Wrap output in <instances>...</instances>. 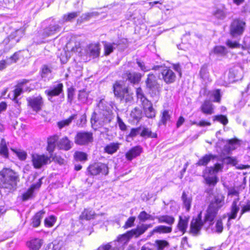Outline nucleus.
Here are the masks:
<instances>
[{"mask_svg": "<svg viewBox=\"0 0 250 250\" xmlns=\"http://www.w3.org/2000/svg\"><path fill=\"white\" fill-rule=\"evenodd\" d=\"M224 199L225 197L221 193L215 195L210 202L204 221L201 212L192 218L190 224L189 233L193 236H197L200 234L202 228L205 224H208V226L211 225L218 210L224 206Z\"/></svg>", "mask_w": 250, "mask_h": 250, "instance_id": "1", "label": "nucleus"}, {"mask_svg": "<svg viewBox=\"0 0 250 250\" xmlns=\"http://www.w3.org/2000/svg\"><path fill=\"white\" fill-rule=\"evenodd\" d=\"M112 110L104 99L98 103L97 108L92 113L90 119L91 126L94 130L108 125L113 119Z\"/></svg>", "mask_w": 250, "mask_h": 250, "instance_id": "2", "label": "nucleus"}, {"mask_svg": "<svg viewBox=\"0 0 250 250\" xmlns=\"http://www.w3.org/2000/svg\"><path fill=\"white\" fill-rule=\"evenodd\" d=\"M19 181L18 175L11 169L4 168L0 171V188L9 192L14 191L17 188Z\"/></svg>", "mask_w": 250, "mask_h": 250, "instance_id": "3", "label": "nucleus"}, {"mask_svg": "<svg viewBox=\"0 0 250 250\" xmlns=\"http://www.w3.org/2000/svg\"><path fill=\"white\" fill-rule=\"evenodd\" d=\"M224 167L223 164L216 163L213 167H208L203 173V177L206 183L209 186H214L218 181L216 174L221 171Z\"/></svg>", "mask_w": 250, "mask_h": 250, "instance_id": "4", "label": "nucleus"}, {"mask_svg": "<svg viewBox=\"0 0 250 250\" xmlns=\"http://www.w3.org/2000/svg\"><path fill=\"white\" fill-rule=\"evenodd\" d=\"M136 95L138 100L141 103L144 109V112L146 117L148 118H153L155 117L156 111L152 106V104L150 101L145 96L142 89L141 88H138L136 89Z\"/></svg>", "mask_w": 250, "mask_h": 250, "instance_id": "5", "label": "nucleus"}, {"mask_svg": "<svg viewBox=\"0 0 250 250\" xmlns=\"http://www.w3.org/2000/svg\"><path fill=\"white\" fill-rule=\"evenodd\" d=\"M152 225L142 224L138 226L136 229H132L127 231L126 233L120 236L121 238V244H120V249H122L123 245H126L128 242L129 239L133 236L137 238L143 234L148 228H151Z\"/></svg>", "mask_w": 250, "mask_h": 250, "instance_id": "6", "label": "nucleus"}, {"mask_svg": "<svg viewBox=\"0 0 250 250\" xmlns=\"http://www.w3.org/2000/svg\"><path fill=\"white\" fill-rule=\"evenodd\" d=\"M89 173L94 176L101 175H107L109 172L107 165L101 162L95 163L90 165L87 168Z\"/></svg>", "mask_w": 250, "mask_h": 250, "instance_id": "7", "label": "nucleus"}, {"mask_svg": "<svg viewBox=\"0 0 250 250\" xmlns=\"http://www.w3.org/2000/svg\"><path fill=\"white\" fill-rule=\"evenodd\" d=\"M113 91L115 96L121 100H125L127 102L132 99L128 89L125 86H123L118 83H116L113 85Z\"/></svg>", "mask_w": 250, "mask_h": 250, "instance_id": "8", "label": "nucleus"}, {"mask_svg": "<svg viewBox=\"0 0 250 250\" xmlns=\"http://www.w3.org/2000/svg\"><path fill=\"white\" fill-rule=\"evenodd\" d=\"M246 23L243 20L236 19L233 21L230 25V34L233 37L242 35L245 28Z\"/></svg>", "mask_w": 250, "mask_h": 250, "instance_id": "9", "label": "nucleus"}, {"mask_svg": "<svg viewBox=\"0 0 250 250\" xmlns=\"http://www.w3.org/2000/svg\"><path fill=\"white\" fill-rule=\"evenodd\" d=\"M161 69L162 79L167 84L174 83L176 79V75L173 71L168 67H163L161 65L154 66L152 69L158 70Z\"/></svg>", "mask_w": 250, "mask_h": 250, "instance_id": "10", "label": "nucleus"}, {"mask_svg": "<svg viewBox=\"0 0 250 250\" xmlns=\"http://www.w3.org/2000/svg\"><path fill=\"white\" fill-rule=\"evenodd\" d=\"M50 157L44 154H33L31 156V160L34 167L36 169H40L44 166L50 162Z\"/></svg>", "mask_w": 250, "mask_h": 250, "instance_id": "11", "label": "nucleus"}, {"mask_svg": "<svg viewBox=\"0 0 250 250\" xmlns=\"http://www.w3.org/2000/svg\"><path fill=\"white\" fill-rule=\"evenodd\" d=\"M93 140V134L90 132L81 131L77 133L75 142L79 145H86Z\"/></svg>", "mask_w": 250, "mask_h": 250, "instance_id": "12", "label": "nucleus"}, {"mask_svg": "<svg viewBox=\"0 0 250 250\" xmlns=\"http://www.w3.org/2000/svg\"><path fill=\"white\" fill-rule=\"evenodd\" d=\"M121 242V238L119 236L116 240L101 245L97 250H124L125 245H123L122 249H120Z\"/></svg>", "mask_w": 250, "mask_h": 250, "instance_id": "13", "label": "nucleus"}, {"mask_svg": "<svg viewBox=\"0 0 250 250\" xmlns=\"http://www.w3.org/2000/svg\"><path fill=\"white\" fill-rule=\"evenodd\" d=\"M28 105L32 109L33 111L38 112L41 110L43 105V101L41 96L27 99Z\"/></svg>", "mask_w": 250, "mask_h": 250, "instance_id": "14", "label": "nucleus"}, {"mask_svg": "<svg viewBox=\"0 0 250 250\" xmlns=\"http://www.w3.org/2000/svg\"><path fill=\"white\" fill-rule=\"evenodd\" d=\"M28 82V80L25 79L23 80L20 83H19V85L12 91V96L11 98L15 103V107L17 108L19 111L18 112V113L20 111V108L21 103L19 102L18 98L23 92L22 88L21 86Z\"/></svg>", "mask_w": 250, "mask_h": 250, "instance_id": "15", "label": "nucleus"}, {"mask_svg": "<svg viewBox=\"0 0 250 250\" xmlns=\"http://www.w3.org/2000/svg\"><path fill=\"white\" fill-rule=\"evenodd\" d=\"M190 217L189 215H180L176 230L180 232L182 235L185 234L187 231L188 226V223Z\"/></svg>", "mask_w": 250, "mask_h": 250, "instance_id": "16", "label": "nucleus"}, {"mask_svg": "<svg viewBox=\"0 0 250 250\" xmlns=\"http://www.w3.org/2000/svg\"><path fill=\"white\" fill-rule=\"evenodd\" d=\"M63 85L62 83H57L50 86L44 92L48 97L58 96L63 92Z\"/></svg>", "mask_w": 250, "mask_h": 250, "instance_id": "17", "label": "nucleus"}, {"mask_svg": "<svg viewBox=\"0 0 250 250\" xmlns=\"http://www.w3.org/2000/svg\"><path fill=\"white\" fill-rule=\"evenodd\" d=\"M23 35L24 29L23 28H20L12 32L8 36L7 40H8V42H10L11 45H13L20 41ZM4 42H7V40H5Z\"/></svg>", "mask_w": 250, "mask_h": 250, "instance_id": "18", "label": "nucleus"}, {"mask_svg": "<svg viewBox=\"0 0 250 250\" xmlns=\"http://www.w3.org/2000/svg\"><path fill=\"white\" fill-rule=\"evenodd\" d=\"M146 86L150 90L152 91L155 94L158 92L159 85L156 80L155 75L152 74L148 75L147 79L146 81Z\"/></svg>", "mask_w": 250, "mask_h": 250, "instance_id": "19", "label": "nucleus"}, {"mask_svg": "<svg viewBox=\"0 0 250 250\" xmlns=\"http://www.w3.org/2000/svg\"><path fill=\"white\" fill-rule=\"evenodd\" d=\"M142 152L143 148L140 146H134L125 153V158L128 161H131L140 156Z\"/></svg>", "mask_w": 250, "mask_h": 250, "instance_id": "20", "label": "nucleus"}, {"mask_svg": "<svg viewBox=\"0 0 250 250\" xmlns=\"http://www.w3.org/2000/svg\"><path fill=\"white\" fill-rule=\"evenodd\" d=\"M142 75L137 72H131L127 71L124 74V78L128 80L130 83L136 84L140 81Z\"/></svg>", "mask_w": 250, "mask_h": 250, "instance_id": "21", "label": "nucleus"}, {"mask_svg": "<svg viewBox=\"0 0 250 250\" xmlns=\"http://www.w3.org/2000/svg\"><path fill=\"white\" fill-rule=\"evenodd\" d=\"M61 27L58 24L50 25L44 29L42 35L44 38L54 35L61 30Z\"/></svg>", "mask_w": 250, "mask_h": 250, "instance_id": "22", "label": "nucleus"}, {"mask_svg": "<svg viewBox=\"0 0 250 250\" xmlns=\"http://www.w3.org/2000/svg\"><path fill=\"white\" fill-rule=\"evenodd\" d=\"M181 199L183 203V207L187 212H189L190 210L191 203L192 201L190 195H188L185 191L182 193Z\"/></svg>", "mask_w": 250, "mask_h": 250, "instance_id": "23", "label": "nucleus"}, {"mask_svg": "<svg viewBox=\"0 0 250 250\" xmlns=\"http://www.w3.org/2000/svg\"><path fill=\"white\" fill-rule=\"evenodd\" d=\"M238 201L239 199L236 198L234 200L232 203L230 212L228 213L229 221L230 219H235L237 216V213L240 209L239 205H238Z\"/></svg>", "mask_w": 250, "mask_h": 250, "instance_id": "24", "label": "nucleus"}, {"mask_svg": "<svg viewBox=\"0 0 250 250\" xmlns=\"http://www.w3.org/2000/svg\"><path fill=\"white\" fill-rule=\"evenodd\" d=\"M100 48L98 44H91L87 49V53L93 58L98 57L100 55Z\"/></svg>", "mask_w": 250, "mask_h": 250, "instance_id": "25", "label": "nucleus"}, {"mask_svg": "<svg viewBox=\"0 0 250 250\" xmlns=\"http://www.w3.org/2000/svg\"><path fill=\"white\" fill-rule=\"evenodd\" d=\"M45 212L41 210L37 212L31 219V226L34 228L38 227L41 224L42 219L43 218Z\"/></svg>", "mask_w": 250, "mask_h": 250, "instance_id": "26", "label": "nucleus"}, {"mask_svg": "<svg viewBox=\"0 0 250 250\" xmlns=\"http://www.w3.org/2000/svg\"><path fill=\"white\" fill-rule=\"evenodd\" d=\"M73 146V143L66 137L62 138L58 143V147L65 150H69Z\"/></svg>", "mask_w": 250, "mask_h": 250, "instance_id": "27", "label": "nucleus"}, {"mask_svg": "<svg viewBox=\"0 0 250 250\" xmlns=\"http://www.w3.org/2000/svg\"><path fill=\"white\" fill-rule=\"evenodd\" d=\"M42 244V239L35 238L27 242V245L30 250H39Z\"/></svg>", "mask_w": 250, "mask_h": 250, "instance_id": "28", "label": "nucleus"}, {"mask_svg": "<svg viewBox=\"0 0 250 250\" xmlns=\"http://www.w3.org/2000/svg\"><path fill=\"white\" fill-rule=\"evenodd\" d=\"M52 70L51 68L46 65L42 66L41 71V75L42 79L46 82L48 81L52 77Z\"/></svg>", "mask_w": 250, "mask_h": 250, "instance_id": "29", "label": "nucleus"}, {"mask_svg": "<svg viewBox=\"0 0 250 250\" xmlns=\"http://www.w3.org/2000/svg\"><path fill=\"white\" fill-rule=\"evenodd\" d=\"M79 11L73 12L64 14L62 20H60L59 23L63 24L65 22L72 21L74 19L80 15Z\"/></svg>", "mask_w": 250, "mask_h": 250, "instance_id": "30", "label": "nucleus"}, {"mask_svg": "<svg viewBox=\"0 0 250 250\" xmlns=\"http://www.w3.org/2000/svg\"><path fill=\"white\" fill-rule=\"evenodd\" d=\"M172 231V228L171 227H167L165 226H159L155 227L152 231L150 232L149 237L151 236L154 233H169Z\"/></svg>", "mask_w": 250, "mask_h": 250, "instance_id": "31", "label": "nucleus"}, {"mask_svg": "<svg viewBox=\"0 0 250 250\" xmlns=\"http://www.w3.org/2000/svg\"><path fill=\"white\" fill-rule=\"evenodd\" d=\"M120 43L119 42L116 43L113 42L110 43L107 42H104V55L105 56L109 55L110 53H111L114 49L116 48Z\"/></svg>", "mask_w": 250, "mask_h": 250, "instance_id": "32", "label": "nucleus"}, {"mask_svg": "<svg viewBox=\"0 0 250 250\" xmlns=\"http://www.w3.org/2000/svg\"><path fill=\"white\" fill-rule=\"evenodd\" d=\"M201 108L202 112L206 114L210 115L214 112L213 104L209 101H205Z\"/></svg>", "mask_w": 250, "mask_h": 250, "instance_id": "33", "label": "nucleus"}, {"mask_svg": "<svg viewBox=\"0 0 250 250\" xmlns=\"http://www.w3.org/2000/svg\"><path fill=\"white\" fill-rule=\"evenodd\" d=\"M216 157V156L215 155L211 154H206L199 159L196 163V165L199 166H205L208 164L211 160L214 159Z\"/></svg>", "mask_w": 250, "mask_h": 250, "instance_id": "34", "label": "nucleus"}, {"mask_svg": "<svg viewBox=\"0 0 250 250\" xmlns=\"http://www.w3.org/2000/svg\"><path fill=\"white\" fill-rule=\"evenodd\" d=\"M156 218L158 219V223H165L169 225H172L175 221L174 218L169 215L156 216Z\"/></svg>", "mask_w": 250, "mask_h": 250, "instance_id": "35", "label": "nucleus"}, {"mask_svg": "<svg viewBox=\"0 0 250 250\" xmlns=\"http://www.w3.org/2000/svg\"><path fill=\"white\" fill-rule=\"evenodd\" d=\"M119 146L120 144L118 143H111L104 147V151L108 154H112L118 150Z\"/></svg>", "mask_w": 250, "mask_h": 250, "instance_id": "36", "label": "nucleus"}, {"mask_svg": "<svg viewBox=\"0 0 250 250\" xmlns=\"http://www.w3.org/2000/svg\"><path fill=\"white\" fill-rule=\"evenodd\" d=\"M140 136L142 137H147L150 138H156L157 135L156 133H153L151 130L147 128L144 127L140 133Z\"/></svg>", "mask_w": 250, "mask_h": 250, "instance_id": "37", "label": "nucleus"}, {"mask_svg": "<svg viewBox=\"0 0 250 250\" xmlns=\"http://www.w3.org/2000/svg\"><path fill=\"white\" fill-rule=\"evenodd\" d=\"M214 16L221 20H224L226 17V9L224 7H222L221 8H217L213 12Z\"/></svg>", "mask_w": 250, "mask_h": 250, "instance_id": "38", "label": "nucleus"}, {"mask_svg": "<svg viewBox=\"0 0 250 250\" xmlns=\"http://www.w3.org/2000/svg\"><path fill=\"white\" fill-rule=\"evenodd\" d=\"M154 244L156 250H164L165 248H167L169 247L168 242L164 240H157L155 241Z\"/></svg>", "mask_w": 250, "mask_h": 250, "instance_id": "39", "label": "nucleus"}, {"mask_svg": "<svg viewBox=\"0 0 250 250\" xmlns=\"http://www.w3.org/2000/svg\"><path fill=\"white\" fill-rule=\"evenodd\" d=\"M76 115L73 114L70 116L68 119L59 122L58 123V126L60 129H62L65 126L69 125L72 121L76 118Z\"/></svg>", "mask_w": 250, "mask_h": 250, "instance_id": "40", "label": "nucleus"}, {"mask_svg": "<svg viewBox=\"0 0 250 250\" xmlns=\"http://www.w3.org/2000/svg\"><path fill=\"white\" fill-rule=\"evenodd\" d=\"M0 154L5 158L8 156V150L6 141L4 139L1 140L0 143Z\"/></svg>", "mask_w": 250, "mask_h": 250, "instance_id": "41", "label": "nucleus"}, {"mask_svg": "<svg viewBox=\"0 0 250 250\" xmlns=\"http://www.w3.org/2000/svg\"><path fill=\"white\" fill-rule=\"evenodd\" d=\"M200 77L201 79L205 82L209 80V72L207 65H204L201 68Z\"/></svg>", "mask_w": 250, "mask_h": 250, "instance_id": "42", "label": "nucleus"}, {"mask_svg": "<svg viewBox=\"0 0 250 250\" xmlns=\"http://www.w3.org/2000/svg\"><path fill=\"white\" fill-rule=\"evenodd\" d=\"M62 241L58 242L55 240L48 245L46 250H60L62 246Z\"/></svg>", "mask_w": 250, "mask_h": 250, "instance_id": "43", "label": "nucleus"}, {"mask_svg": "<svg viewBox=\"0 0 250 250\" xmlns=\"http://www.w3.org/2000/svg\"><path fill=\"white\" fill-rule=\"evenodd\" d=\"M94 215V212L92 210L84 209L80 216L81 220L85 219L87 220L91 219Z\"/></svg>", "mask_w": 250, "mask_h": 250, "instance_id": "44", "label": "nucleus"}, {"mask_svg": "<svg viewBox=\"0 0 250 250\" xmlns=\"http://www.w3.org/2000/svg\"><path fill=\"white\" fill-rule=\"evenodd\" d=\"M213 52L218 56H223L227 54V50L224 46H216L214 48Z\"/></svg>", "mask_w": 250, "mask_h": 250, "instance_id": "45", "label": "nucleus"}, {"mask_svg": "<svg viewBox=\"0 0 250 250\" xmlns=\"http://www.w3.org/2000/svg\"><path fill=\"white\" fill-rule=\"evenodd\" d=\"M171 118V114L169 111L167 110H165L162 113L161 122L164 125H166L167 122L170 121Z\"/></svg>", "mask_w": 250, "mask_h": 250, "instance_id": "46", "label": "nucleus"}, {"mask_svg": "<svg viewBox=\"0 0 250 250\" xmlns=\"http://www.w3.org/2000/svg\"><path fill=\"white\" fill-rule=\"evenodd\" d=\"M74 158L77 161L84 162L87 159V155L84 152L77 151L74 154Z\"/></svg>", "mask_w": 250, "mask_h": 250, "instance_id": "47", "label": "nucleus"}, {"mask_svg": "<svg viewBox=\"0 0 250 250\" xmlns=\"http://www.w3.org/2000/svg\"><path fill=\"white\" fill-rule=\"evenodd\" d=\"M213 121L220 122L224 125H226L228 123L227 116L223 115H218L213 116Z\"/></svg>", "mask_w": 250, "mask_h": 250, "instance_id": "48", "label": "nucleus"}, {"mask_svg": "<svg viewBox=\"0 0 250 250\" xmlns=\"http://www.w3.org/2000/svg\"><path fill=\"white\" fill-rule=\"evenodd\" d=\"M222 162L223 164H225L233 166H235L237 163V161L235 158L229 156L223 158Z\"/></svg>", "mask_w": 250, "mask_h": 250, "instance_id": "49", "label": "nucleus"}, {"mask_svg": "<svg viewBox=\"0 0 250 250\" xmlns=\"http://www.w3.org/2000/svg\"><path fill=\"white\" fill-rule=\"evenodd\" d=\"M89 93L85 90H80L78 95V100L82 103H84L87 100Z\"/></svg>", "mask_w": 250, "mask_h": 250, "instance_id": "50", "label": "nucleus"}, {"mask_svg": "<svg viewBox=\"0 0 250 250\" xmlns=\"http://www.w3.org/2000/svg\"><path fill=\"white\" fill-rule=\"evenodd\" d=\"M56 218L54 216H50L44 220V225L47 227H52L56 222Z\"/></svg>", "mask_w": 250, "mask_h": 250, "instance_id": "51", "label": "nucleus"}, {"mask_svg": "<svg viewBox=\"0 0 250 250\" xmlns=\"http://www.w3.org/2000/svg\"><path fill=\"white\" fill-rule=\"evenodd\" d=\"M241 208L240 217L244 213L250 211V201H247L244 204H242L241 205Z\"/></svg>", "mask_w": 250, "mask_h": 250, "instance_id": "52", "label": "nucleus"}, {"mask_svg": "<svg viewBox=\"0 0 250 250\" xmlns=\"http://www.w3.org/2000/svg\"><path fill=\"white\" fill-rule=\"evenodd\" d=\"M34 191L30 188L22 195V201H25L29 199L33 195Z\"/></svg>", "mask_w": 250, "mask_h": 250, "instance_id": "53", "label": "nucleus"}, {"mask_svg": "<svg viewBox=\"0 0 250 250\" xmlns=\"http://www.w3.org/2000/svg\"><path fill=\"white\" fill-rule=\"evenodd\" d=\"M135 219L136 217L134 216L130 217L125 222V224L123 227L124 228L126 229L133 227L134 226Z\"/></svg>", "mask_w": 250, "mask_h": 250, "instance_id": "54", "label": "nucleus"}, {"mask_svg": "<svg viewBox=\"0 0 250 250\" xmlns=\"http://www.w3.org/2000/svg\"><path fill=\"white\" fill-rule=\"evenodd\" d=\"M141 128L140 127L132 128L129 134L127 135V139L136 137L140 133Z\"/></svg>", "mask_w": 250, "mask_h": 250, "instance_id": "55", "label": "nucleus"}, {"mask_svg": "<svg viewBox=\"0 0 250 250\" xmlns=\"http://www.w3.org/2000/svg\"><path fill=\"white\" fill-rule=\"evenodd\" d=\"M211 96L214 98V102H220L221 100L220 90L216 89L211 92Z\"/></svg>", "mask_w": 250, "mask_h": 250, "instance_id": "56", "label": "nucleus"}, {"mask_svg": "<svg viewBox=\"0 0 250 250\" xmlns=\"http://www.w3.org/2000/svg\"><path fill=\"white\" fill-rule=\"evenodd\" d=\"M74 95V89L72 87H70L67 89V102L71 104L73 100Z\"/></svg>", "mask_w": 250, "mask_h": 250, "instance_id": "57", "label": "nucleus"}, {"mask_svg": "<svg viewBox=\"0 0 250 250\" xmlns=\"http://www.w3.org/2000/svg\"><path fill=\"white\" fill-rule=\"evenodd\" d=\"M149 214L147 213L145 211H141L139 214L138 218L140 222H145L148 220Z\"/></svg>", "mask_w": 250, "mask_h": 250, "instance_id": "58", "label": "nucleus"}, {"mask_svg": "<svg viewBox=\"0 0 250 250\" xmlns=\"http://www.w3.org/2000/svg\"><path fill=\"white\" fill-rule=\"evenodd\" d=\"M86 122V116L85 114L82 115L80 119L78 120L77 125L80 127H83Z\"/></svg>", "mask_w": 250, "mask_h": 250, "instance_id": "59", "label": "nucleus"}, {"mask_svg": "<svg viewBox=\"0 0 250 250\" xmlns=\"http://www.w3.org/2000/svg\"><path fill=\"white\" fill-rule=\"evenodd\" d=\"M19 59V53L16 52L13 54V56H11L9 59H8V63H10V64L12 63H15Z\"/></svg>", "mask_w": 250, "mask_h": 250, "instance_id": "60", "label": "nucleus"}, {"mask_svg": "<svg viewBox=\"0 0 250 250\" xmlns=\"http://www.w3.org/2000/svg\"><path fill=\"white\" fill-rule=\"evenodd\" d=\"M155 246L154 244L150 242L145 244L142 248L141 250H154Z\"/></svg>", "mask_w": 250, "mask_h": 250, "instance_id": "61", "label": "nucleus"}, {"mask_svg": "<svg viewBox=\"0 0 250 250\" xmlns=\"http://www.w3.org/2000/svg\"><path fill=\"white\" fill-rule=\"evenodd\" d=\"M216 231L221 233L223 229V223L221 220H218L215 224Z\"/></svg>", "mask_w": 250, "mask_h": 250, "instance_id": "62", "label": "nucleus"}, {"mask_svg": "<svg viewBox=\"0 0 250 250\" xmlns=\"http://www.w3.org/2000/svg\"><path fill=\"white\" fill-rule=\"evenodd\" d=\"M131 115L133 118L138 120L141 118V112L140 110L135 108L134 111L131 112Z\"/></svg>", "mask_w": 250, "mask_h": 250, "instance_id": "63", "label": "nucleus"}, {"mask_svg": "<svg viewBox=\"0 0 250 250\" xmlns=\"http://www.w3.org/2000/svg\"><path fill=\"white\" fill-rule=\"evenodd\" d=\"M117 123L120 129L122 131H125L126 129V125L123 121L119 117H117Z\"/></svg>", "mask_w": 250, "mask_h": 250, "instance_id": "64", "label": "nucleus"}]
</instances>
